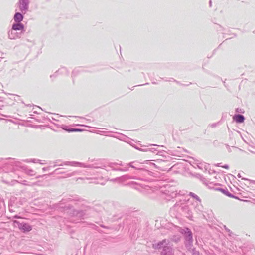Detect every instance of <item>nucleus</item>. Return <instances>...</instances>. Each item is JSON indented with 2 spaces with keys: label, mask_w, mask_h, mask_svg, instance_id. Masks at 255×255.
Returning a JSON list of instances; mask_svg holds the SVG:
<instances>
[{
  "label": "nucleus",
  "mask_w": 255,
  "mask_h": 255,
  "mask_svg": "<svg viewBox=\"0 0 255 255\" xmlns=\"http://www.w3.org/2000/svg\"><path fill=\"white\" fill-rule=\"evenodd\" d=\"M19 228L20 230H22L23 232H29L32 230L31 226L28 224L24 223V224H19Z\"/></svg>",
  "instance_id": "nucleus-1"
},
{
  "label": "nucleus",
  "mask_w": 255,
  "mask_h": 255,
  "mask_svg": "<svg viewBox=\"0 0 255 255\" xmlns=\"http://www.w3.org/2000/svg\"><path fill=\"white\" fill-rule=\"evenodd\" d=\"M23 28V25L20 22H17V23L13 24L12 25V29L14 30H21Z\"/></svg>",
  "instance_id": "nucleus-2"
},
{
  "label": "nucleus",
  "mask_w": 255,
  "mask_h": 255,
  "mask_svg": "<svg viewBox=\"0 0 255 255\" xmlns=\"http://www.w3.org/2000/svg\"><path fill=\"white\" fill-rule=\"evenodd\" d=\"M23 15L19 12L16 13L14 15V20L16 22H20L23 20Z\"/></svg>",
  "instance_id": "nucleus-3"
},
{
  "label": "nucleus",
  "mask_w": 255,
  "mask_h": 255,
  "mask_svg": "<svg viewBox=\"0 0 255 255\" xmlns=\"http://www.w3.org/2000/svg\"><path fill=\"white\" fill-rule=\"evenodd\" d=\"M234 120L237 123H243L244 121V117L241 115H238L234 117Z\"/></svg>",
  "instance_id": "nucleus-4"
},
{
  "label": "nucleus",
  "mask_w": 255,
  "mask_h": 255,
  "mask_svg": "<svg viewBox=\"0 0 255 255\" xmlns=\"http://www.w3.org/2000/svg\"><path fill=\"white\" fill-rule=\"evenodd\" d=\"M19 6H20V9L21 10L27 9V4L26 3H25L24 4H22L20 3Z\"/></svg>",
  "instance_id": "nucleus-5"
},
{
  "label": "nucleus",
  "mask_w": 255,
  "mask_h": 255,
  "mask_svg": "<svg viewBox=\"0 0 255 255\" xmlns=\"http://www.w3.org/2000/svg\"><path fill=\"white\" fill-rule=\"evenodd\" d=\"M228 196L229 197H230L234 198H235V199H237L239 200V199L238 197H235V196H233V195H231V194H228Z\"/></svg>",
  "instance_id": "nucleus-6"
},
{
  "label": "nucleus",
  "mask_w": 255,
  "mask_h": 255,
  "mask_svg": "<svg viewBox=\"0 0 255 255\" xmlns=\"http://www.w3.org/2000/svg\"><path fill=\"white\" fill-rule=\"evenodd\" d=\"M222 167L225 168V169H228L229 168V167H228V165L223 166H222Z\"/></svg>",
  "instance_id": "nucleus-7"
},
{
  "label": "nucleus",
  "mask_w": 255,
  "mask_h": 255,
  "mask_svg": "<svg viewBox=\"0 0 255 255\" xmlns=\"http://www.w3.org/2000/svg\"><path fill=\"white\" fill-rule=\"evenodd\" d=\"M189 236H190V238H192V234H191V231H189Z\"/></svg>",
  "instance_id": "nucleus-8"
}]
</instances>
